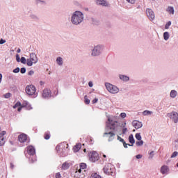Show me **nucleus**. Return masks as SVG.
Wrapping results in <instances>:
<instances>
[{
    "mask_svg": "<svg viewBox=\"0 0 178 178\" xmlns=\"http://www.w3.org/2000/svg\"><path fill=\"white\" fill-rule=\"evenodd\" d=\"M120 131H122V127L120 126L119 122L108 118L103 136L108 137V141H113L116 133H120Z\"/></svg>",
    "mask_w": 178,
    "mask_h": 178,
    "instance_id": "1",
    "label": "nucleus"
},
{
    "mask_svg": "<svg viewBox=\"0 0 178 178\" xmlns=\"http://www.w3.org/2000/svg\"><path fill=\"white\" fill-rule=\"evenodd\" d=\"M70 22L74 26H79L84 22V14L81 11H75L71 15Z\"/></svg>",
    "mask_w": 178,
    "mask_h": 178,
    "instance_id": "2",
    "label": "nucleus"
},
{
    "mask_svg": "<svg viewBox=\"0 0 178 178\" xmlns=\"http://www.w3.org/2000/svg\"><path fill=\"white\" fill-rule=\"evenodd\" d=\"M103 171L105 175L113 176L115 175V167H113V165L108 163L104 167Z\"/></svg>",
    "mask_w": 178,
    "mask_h": 178,
    "instance_id": "3",
    "label": "nucleus"
},
{
    "mask_svg": "<svg viewBox=\"0 0 178 178\" xmlns=\"http://www.w3.org/2000/svg\"><path fill=\"white\" fill-rule=\"evenodd\" d=\"M104 51V46L101 44H97L93 47L92 49L91 56H99L102 51Z\"/></svg>",
    "mask_w": 178,
    "mask_h": 178,
    "instance_id": "4",
    "label": "nucleus"
},
{
    "mask_svg": "<svg viewBox=\"0 0 178 178\" xmlns=\"http://www.w3.org/2000/svg\"><path fill=\"white\" fill-rule=\"evenodd\" d=\"M105 87L107 91H108V92H110L111 94H118V92H119L120 91V89L118 86L115 85H112L111 83H106Z\"/></svg>",
    "mask_w": 178,
    "mask_h": 178,
    "instance_id": "5",
    "label": "nucleus"
},
{
    "mask_svg": "<svg viewBox=\"0 0 178 178\" xmlns=\"http://www.w3.org/2000/svg\"><path fill=\"white\" fill-rule=\"evenodd\" d=\"M38 62V58L35 53H31L29 54V58L27 59V66H31L32 65H35Z\"/></svg>",
    "mask_w": 178,
    "mask_h": 178,
    "instance_id": "6",
    "label": "nucleus"
},
{
    "mask_svg": "<svg viewBox=\"0 0 178 178\" xmlns=\"http://www.w3.org/2000/svg\"><path fill=\"white\" fill-rule=\"evenodd\" d=\"M25 91L27 95H34L37 89H35V86H34V85H28L26 87Z\"/></svg>",
    "mask_w": 178,
    "mask_h": 178,
    "instance_id": "7",
    "label": "nucleus"
},
{
    "mask_svg": "<svg viewBox=\"0 0 178 178\" xmlns=\"http://www.w3.org/2000/svg\"><path fill=\"white\" fill-rule=\"evenodd\" d=\"M89 159L90 162H97L99 159V155L97 152H90L89 153Z\"/></svg>",
    "mask_w": 178,
    "mask_h": 178,
    "instance_id": "8",
    "label": "nucleus"
},
{
    "mask_svg": "<svg viewBox=\"0 0 178 178\" xmlns=\"http://www.w3.org/2000/svg\"><path fill=\"white\" fill-rule=\"evenodd\" d=\"M146 15L150 22H153V20H155V13H154V10H152V9L147 8Z\"/></svg>",
    "mask_w": 178,
    "mask_h": 178,
    "instance_id": "9",
    "label": "nucleus"
},
{
    "mask_svg": "<svg viewBox=\"0 0 178 178\" xmlns=\"http://www.w3.org/2000/svg\"><path fill=\"white\" fill-rule=\"evenodd\" d=\"M168 118L174 122V123L178 122V113L177 112L172 111V113H169L168 114Z\"/></svg>",
    "mask_w": 178,
    "mask_h": 178,
    "instance_id": "10",
    "label": "nucleus"
},
{
    "mask_svg": "<svg viewBox=\"0 0 178 178\" xmlns=\"http://www.w3.org/2000/svg\"><path fill=\"white\" fill-rule=\"evenodd\" d=\"M74 177L76 178L86 177V170H77L74 173Z\"/></svg>",
    "mask_w": 178,
    "mask_h": 178,
    "instance_id": "11",
    "label": "nucleus"
},
{
    "mask_svg": "<svg viewBox=\"0 0 178 178\" xmlns=\"http://www.w3.org/2000/svg\"><path fill=\"white\" fill-rule=\"evenodd\" d=\"M51 90L48 88H45L44 90H43L42 93V98H44V99L51 98Z\"/></svg>",
    "mask_w": 178,
    "mask_h": 178,
    "instance_id": "12",
    "label": "nucleus"
},
{
    "mask_svg": "<svg viewBox=\"0 0 178 178\" xmlns=\"http://www.w3.org/2000/svg\"><path fill=\"white\" fill-rule=\"evenodd\" d=\"M18 140H19V143H26V141H27V143H30V140H28V138H27V135H26L24 134L19 135L18 136Z\"/></svg>",
    "mask_w": 178,
    "mask_h": 178,
    "instance_id": "13",
    "label": "nucleus"
},
{
    "mask_svg": "<svg viewBox=\"0 0 178 178\" xmlns=\"http://www.w3.org/2000/svg\"><path fill=\"white\" fill-rule=\"evenodd\" d=\"M27 154L29 155H35V148L34 147L30 145L26 147Z\"/></svg>",
    "mask_w": 178,
    "mask_h": 178,
    "instance_id": "14",
    "label": "nucleus"
},
{
    "mask_svg": "<svg viewBox=\"0 0 178 178\" xmlns=\"http://www.w3.org/2000/svg\"><path fill=\"white\" fill-rule=\"evenodd\" d=\"M132 126H134L136 129H141V127H143V123L140 121L134 120L132 122Z\"/></svg>",
    "mask_w": 178,
    "mask_h": 178,
    "instance_id": "15",
    "label": "nucleus"
},
{
    "mask_svg": "<svg viewBox=\"0 0 178 178\" xmlns=\"http://www.w3.org/2000/svg\"><path fill=\"white\" fill-rule=\"evenodd\" d=\"M119 79L122 80V81H129L130 80V77L127 76V75L120 74Z\"/></svg>",
    "mask_w": 178,
    "mask_h": 178,
    "instance_id": "16",
    "label": "nucleus"
},
{
    "mask_svg": "<svg viewBox=\"0 0 178 178\" xmlns=\"http://www.w3.org/2000/svg\"><path fill=\"white\" fill-rule=\"evenodd\" d=\"M90 22L92 24H95V26H98V24H99V20L97 18L92 17L90 19Z\"/></svg>",
    "mask_w": 178,
    "mask_h": 178,
    "instance_id": "17",
    "label": "nucleus"
},
{
    "mask_svg": "<svg viewBox=\"0 0 178 178\" xmlns=\"http://www.w3.org/2000/svg\"><path fill=\"white\" fill-rule=\"evenodd\" d=\"M81 149V144L78 143L73 147L74 152H79L80 149Z\"/></svg>",
    "mask_w": 178,
    "mask_h": 178,
    "instance_id": "18",
    "label": "nucleus"
},
{
    "mask_svg": "<svg viewBox=\"0 0 178 178\" xmlns=\"http://www.w3.org/2000/svg\"><path fill=\"white\" fill-rule=\"evenodd\" d=\"M97 5H102V6H108V3L105 0H97Z\"/></svg>",
    "mask_w": 178,
    "mask_h": 178,
    "instance_id": "19",
    "label": "nucleus"
},
{
    "mask_svg": "<svg viewBox=\"0 0 178 178\" xmlns=\"http://www.w3.org/2000/svg\"><path fill=\"white\" fill-rule=\"evenodd\" d=\"M170 97L171 98H176V97H177V91L175 90H172L170 92Z\"/></svg>",
    "mask_w": 178,
    "mask_h": 178,
    "instance_id": "20",
    "label": "nucleus"
},
{
    "mask_svg": "<svg viewBox=\"0 0 178 178\" xmlns=\"http://www.w3.org/2000/svg\"><path fill=\"white\" fill-rule=\"evenodd\" d=\"M56 63L58 66H62L63 65V58L62 57H57Z\"/></svg>",
    "mask_w": 178,
    "mask_h": 178,
    "instance_id": "21",
    "label": "nucleus"
},
{
    "mask_svg": "<svg viewBox=\"0 0 178 178\" xmlns=\"http://www.w3.org/2000/svg\"><path fill=\"white\" fill-rule=\"evenodd\" d=\"M86 168H87V164L84 163H80L79 168H78L77 170H86Z\"/></svg>",
    "mask_w": 178,
    "mask_h": 178,
    "instance_id": "22",
    "label": "nucleus"
},
{
    "mask_svg": "<svg viewBox=\"0 0 178 178\" xmlns=\"http://www.w3.org/2000/svg\"><path fill=\"white\" fill-rule=\"evenodd\" d=\"M129 141L131 145H134V144L136 143V140H134V136H133V134L129 135Z\"/></svg>",
    "mask_w": 178,
    "mask_h": 178,
    "instance_id": "23",
    "label": "nucleus"
},
{
    "mask_svg": "<svg viewBox=\"0 0 178 178\" xmlns=\"http://www.w3.org/2000/svg\"><path fill=\"white\" fill-rule=\"evenodd\" d=\"M29 17L33 19V20H40V17H38V15H37L36 14L32 13L29 15Z\"/></svg>",
    "mask_w": 178,
    "mask_h": 178,
    "instance_id": "24",
    "label": "nucleus"
},
{
    "mask_svg": "<svg viewBox=\"0 0 178 178\" xmlns=\"http://www.w3.org/2000/svg\"><path fill=\"white\" fill-rule=\"evenodd\" d=\"M168 172V166L166 165H163L161 168V172L162 175H165Z\"/></svg>",
    "mask_w": 178,
    "mask_h": 178,
    "instance_id": "25",
    "label": "nucleus"
},
{
    "mask_svg": "<svg viewBox=\"0 0 178 178\" xmlns=\"http://www.w3.org/2000/svg\"><path fill=\"white\" fill-rule=\"evenodd\" d=\"M170 37V35L169 34V32H164L163 33V38L165 41H168Z\"/></svg>",
    "mask_w": 178,
    "mask_h": 178,
    "instance_id": "26",
    "label": "nucleus"
},
{
    "mask_svg": "<svg viewBox=\"0 0 178 178\" xmlns=\"http://www.w3.org/2000/svg\"><path fill=\"white\" fill-rule=\"evenodd\" d=\"M70 166V164H69L67 162H65L63 164L62 168L64 170H66L67 169H69Z\"/></svg>",
    "mask_w": 178,
    "mask_h": 178,
    "instance_id": "27",
    "label": "nucleus"
},
{
    "mask_svg": "<svg viewBox=\"0 0 178 178\" xmlns=\"http://www.w3.org/2000/svg\"><path fill=\"white\" fill-rule=\"evenodd\" d=\"M167 12H169L171 15H175V8H173V7L169 6L167 8Z\"/></svg>",
    "mask_w": 178,
    "mask_h": 178,
    "instance_id": "28",
    "label": "nucleus"
},
{
    "mask_svg": "<svg viewBox=\"0 0 178 178\" xmlns=\"http://www.w3.org/2000/svg\"><path fill=\"white\" fill-rule=\"evenodd\" d=\"M143 115L144 116H148V115H152V111H148V110L144 111L143 112Z\"/></svg>",
    "mask_w": 178,
    "mask_h": 178,
    "instance_id": "29",
    "label": "nucleus"
},
{
    "mask_svg": "<svg viewBox=\"0 0 178 178\" xmlns=\"http://www.w3.org/2000/svg\"><path fill=\"white\" fill-rule=\"evenodd\" d=\"M35 3H37V5H46L47 2H45V1H42V0H36Z\"/></svg>",
    "mask_w": 178,
    "mask_h": 178,
    "instance_id": "30",
    "label": "nucleus"
},
{
    "mask_svg": "<svg viewBox=\"0 0 178 178\" xmlns=\"http://www.w3.org/2000/svg\"><path fill=\"white\" fill-rule=\"evenodd\" d=\"M5 144V138L0 136V146L2 147V145H4Z\"/></svg>",
    "mask_w": 178,
    "mask_h": 178,
    "instance_id": "31",
    "label": "nucleus"
},
{
    "mask_svg": "<svg viewBox=\"0 0 178 178\" xmlns=\"http://www.w3.org/2000/svg\"><path fill=\"white\" fill-rule=\"evenodd\" d=\"M90 178H102V177H101V175L97 173H94V174H92Z\"/></svg>",
    "mask_w": 178,
    "mask_h": 178,
    "instance_id": "32",
    "label": "nucleus"
},
{
    "mask_svg": "<svg viewBox=\"0 0 178 178\" xmlns=\"http://www.w3.org/2000/svg\"><path fill=\"white\" fill-rule=\"evenodd\" d=\"M20 62L21 63H23V65H26V63L27 64V59H26L24 57H22Z\"/></svg>",
    "mask_w": 178,
    "mask_h": 178,
    "instance_id": "33",
    "label": "nucleus"
},
{
    "mask_svg": "<svg viewBox=\"0 0 178 178\" xmlns=\"http://www.w3.org/2000/svg\"><path fill=\"white\" fill-rule=\"evenodd\" d=\"M172 26V22L169 21L165 25V30L169 29V27Z\"/></svg>",
    "mask_w": 178,
    "mask_h": 178,
    "instance_id": "34",
    "label": "nucleus"
},
{
    "mask_svg": "<svg viewBox=\"0 0 178 178\" xmlns=\"http://www.w3.org/2000/svg\"><path fill=\"white\" fill-rule=\"evenodd\" d=\"M135 137L136 140H138V141H141L142 138L140 134H136Z\"/></svg>",
    "mask_w": 178,
    "mask_h": 178,
    "instance_id": "35",
    "label": "nucleus"
},
{
    "mask_svg": "<svg viewBox=\"0 0 178 178\" xmlns=\"http://www.w3.org/2000/svg\"><path fill=\"white\" fill-rule=\"evenodd\" d=\"M136 145L138 147H141V145H144V141H143V140L138 141V142H136Z\"/></svg>",
    "mask_w": 178,
    "mask_h": 178,
    "instance_id": "36",
    "label": "nucleus"
},
{
    "mask_svg": "<svg viewBox=\"0 0 178 178\" xmlns=\"http://www.w3.org/2000/svg\"><path fill=\"white\" fill-rule=\"evenodd\" d=\"M117 140H118V141H120V143H122V144L125 142L124 139L122 138V137L118 136Z\"/></svg>",
    "mask_w": 178,
    "mask_h": 178,
    "instance_id": "37",
    "label": "nucleus"
},
{
    "mask_svg": "<svg viewBox=\"0 0 178 178\" xmlns=\"http://www.w3.org/2000/svg\"><path fill=\"white\" fill-rule=\"evenodd\" d=\"M84 99H85V104H86V105H88L90 104V99L87 98V95L84 97Z\"/></svg>",
    "mask_w": 178,
    "mask_h": 178,
    "instance_id": "38",
    "label": "nucleus"
},
{
    "mask_svg": "<svg viewBox=\"0 0 178 178\" xmlns=\"http://www.w3.org/2000/svg\"><path fill=\"white\" fill-rule=\"evenodd\" d=\"M22 105V103H20L19 102H17L14 106L13 108L14 109H16V108H17V106H20Z\"/></svg>",
    "mask_w": 178,
    "mask_h": 178,
    "instance_id": "39",
    "label": "nucleus"
},
{
    "mask_svg": "<svg viewBox=\"0 0 178 178\" xmlns=\"http://www.w3.org/2000/svg\"><path fill=\"white\" fill-rule=\"evenodd\" d=\"M128 3H131V5H134L136 3V0H126Z\"/></svg>",
    "mask_w": 178,
    "mask_h": 178,
    "instance_id": "40",
    "label": "nucleus"
},
{
    "mask_svg": "<svg viewBox=\"0 0 178 178\" xmlns=\"http://www.w3.org/2000/svg\"><path fill=\"white\" fill-rule=\"evenodd\" d=\"M178 155V152H174L172 155H171V158H176V156Z\"/></svg>",
    "mask_w": 178,
    "mask_h": 178,
    "instance_id": "41",
    "label": "nucleus"
},
{
    "mask_svg": "<svg viewBox=\"0 0 178 178\" xmlns=\"http://www.w3.org/2000/svg\"><path fill=\"white\" fill-rule=\"evenodd\" d=\"M122 144L124 145V148H127V145H129V147H133V145L127 144L126 143V141Z\"/></svg>",
    "mask_w": 178,
    "mask_h": 178,
    "instance_id": "42",
    "label": "nucleus"
},
{
    "mask_svg": "<svg viewBox=\"0 0 178 178\" xmlns=\"http://www.w3.org/2000/svg\"><path fill=\"white\" fill-rule=\"evenodd\" d=\"M13 73H19V72H20V68L19 67H17L15 69H14L13 70Z\"/></svg>",
    "mask_w": 178,
    "mask_h": 178,
    "instance_id": "43",
    "label": "nucleus"
},
{
    "mask_svg": "<svg viewBox=\"0 0 178 178\" xmlns=\"http://www.w3.org/2000/svg\"><path fill=\"white\" fill-rule=\"evenodd\" d=\"M20 72L22 74H24V73H26V67H22L20 69Z\"/></svg>",
    "mask_w": 178,
    "mask_h": 178,
    "instance_id": "44",
    "label": "nucleus"
},
{
    "mask_svg": "<svg viewBox=\"0 0 178 178\" xmlns=\"http://www.w3.org/2000/svg\"><path fill=\"white\" fill-rule=\"evenodd\" d=\"M152 158H154V151H152V152L149 153V159H152Z\"/></svg>",
    "mask_w": 178,
    "mask_h": 178,
    "instance_id": "45",
    "label": "nucleus"
},
{
    "mask_svg": "<svg viewBox=\"0 0 178 178\" xmlns=\"http://www.w3.org/2000/svg\"><path fill=\"white\" fill-rule=\"evenodd\" d=\"M120 116L121 118H122V119H124V118H126V116H127V114H126V113H121Z\"/></svg>",
    "mask_w": 178,
    "mask_h": 178,
    "instance_id": "46",
    "label": "nucleus"
},
{
    "mask_svg": "<svg viewBox=\"0 0 178 178\" xmlns=\"http://www.w3.org/2000/svg\"><path fill=\"white\" fill-rule=\"evenodd\" d=\"M49 138H51V136H49V134H46L44 135V139L45 140H49Z\"/></svg>",
    "mask_w": 178,
    "mask_h": 178,
    "instance_id": "47",
    "label": "nucleus"
},
{
    "mask_svg": "<svg viewBox=\"0 0 178 178\" xmlns=\"http://www.w3.org/2000/svg\"><path fill=\"white\" fill-rule=\"evenodd\" d=\"M127 131V128H126V127H124V126H123L122 134H126Z\"/></svg>",
    "mask_w": 178,
    "mask_h": 178,
    "instance_id": "48",
    "label": "nucleus"
},
{
    "mask_svg": "<svg viewBox=\"0 0 178 178\" xmlns=\"http://www.w3.org/2000/svg\"><path fill=\"white\" fill-rule=\"evenodd\" d=\"M16 60L17 62H20L21 59H20V56H19V54H16Z\"/></svg>",
    "mask_w": 178,
    "mask_h": 178,
    "instance_id": "49",
    "label": "nucleus"
},
{
    "mask_svg": "<svg viewBox=\"0 0 178 178\" xmlns=\"http://www.w3.org/2000/svg\"><path fill=\"white\" fill-rule=\"evenodd\" d=\"M10 93H6L5 95H4V97H6V99H8V98H10Z\"/></svg>",
    "mask_w": 178,
    "mask_h": 178,
    "instance_id": "50",
    "label": "nucleus"
},
{
    "mask_svg": "<svg viewBox=\"0 0 178 178\" xmlns=\"http://www.w3.org/2000/svg\"><path fill=\"white\" fill-rule=\"evenodd\" d=\"M5 42H6V40H3V39H1L0 40V44L2 45L3 44H5Z\"/></svg>",
    "mask_w": 178,
    "mask_h": 178,
    "instance_id": "51",
    "label": "nucleus"
},
{
    "mask_svg": "<svg viewBox=\"0 0 178 178\" xmlns=\"http://www.w3.org/2000/svg\"><path fill=\"white\" fill-rule=\"evenodd\" d=\"M136 159H141L143 158V155L141 154H138L136 156Z\"/></svg>",
    "mask_w": 178,
    "mask_h": 178,
    "instance_id": "52",
    "label": "nucleus"
},
{
    "mask_svg": "<svg viewBox=\"0 0 178 178\" xmlns=\"http://www.w3.org/2000/svg\"><path fill=\"white\" fill-rule=\"evenodd\" d=\"M6 134V132L5 131H3L1 133H0V137H3Z\"/></svg>",
    "mask_w": 178,
    "mask_h": 178,
    "instance_id": "53",
    "label": "nucleus"
},
{
    "mask_svg": "<svg viewBox=\"0 0 178 178\" xmlns=\"http://www.w3.org/2000/svg\"><path fill=\"white\" fill-rule=\"evenodd\" d=\"M6 134V132L5 131H3L1 133H0V137H3Z\"/></svg>",
    "mask_w": 178,
    "mask_h": 178,
    "instance_id": "54",
    "label": "nucleus"
},
{
    "mask_svg": "<svg viewBox=\"0 0 178 178\" xmlns=\"http://www.w3.org/2000/svg\"><path fill=\"white\" fill-rule=\"evenodd\" d=\"M28 74H29V76H33V74H34V71H33V70L29 71Z\"/></svg>",
    "mask_w": 178,
    "mask_h": 178,
    "instance_id": "55",
    "label": "nucleus"
},
{
    "mask_svg": "<svg viewBox=\"0 0 178 178\" xmlns=\"http://www.w3.org/2000/svg\"><path fill=\"white\" fill-rule=\"evenodd\" d=\"M97 102H98V98H95L92 101V104H97Z\"/></svg>",
    "mask_w": 178,
    "mask_h": 178,
    "instance_id": "56",
    "label": "nucleus"
},
{
    "mask_svg": "<svg viewBox=\"0 0 178 178\" xmlns=\"http://www.w3.org/2000/svg\"><path fill=\"white\" fill-rule=\"evenodd\" d=\"M10 169H15V165L13 164V163H10Z\"/></svg>",
    "mask_w": 178,
    "mask_h": 178,
    "instance_id": "57",
    "label": "nucleus"
},
{
    "mask_svg": "<svg viewBox=\"0 0 178 178\" xmlns=\"http://www.w3.org/2000/svg\"><path fill=\"white\" fill-rule=\"evenodd\" d=\"M88 86H89V87H93L94 86V83H92V81H89V83H88Z\"/></svg>",
    "mask_w": 178,
    "mask_h": 178,
    "instance_id": "58",
    "label": "nucleus"
},
{
    "mask_svg": "<svg viewBox=\"0 0 178 178\" xmlns=\"http://www.w3.org/2000/svg\"><path fill=\"white\" fill-rule=\"evenodd\" d=\"M60 177H61L60 173L57 172V173L56 174V178H60Z\"/></svg>",
    "mask_w": 178,
    "mask_h": 178,
    "instance_id": "59",
    "label": "nucleus"
},
{
    "mask_svg": "<svg viewBox=\"0 0 178 178\" xmlns=\"http://www.w3.org/2000/svg\"><path fill=\"white\" fill-rule=\"evenodd\" d=\"M17 54H20V52H22V50L19 48V49L17 50Z\"/></svg>",
    "mask_w": 178,
    "mask_h": 178,
    "instance_id": "60",
    "label": "nucleus"
},
{
    "mask_svg": "<svg viewBox=\"0 0 178 178\" xmlns=\"http://www.w3.org/2000/svg\"><path fill=\"white\" fill-rule=\"evenodd\" d=\"M2 81V74H0V83Z\"/></svg>",
    "mask_w": 178,
    "mask_h": 178,
    "instance_id": "61",
    "label": "nucleus"
},
{
    "mask_svg": "<svg viewBox=\"0 0 178 178\" xmlns=\"http://www.w3.org/2000/svg\"><path fill=\"white\" fill-rule=\"evenodd\" d=\"M22 111V107L18 108V112H20Z\"/></svg>",
    "mask_w": 178,
    "mask_h": 178,
    "instance_id": "62",
    "label": "nucleus"
},
{
    "mask_svg": "<svg viewBox=\"0 0 178 178\" xmlns=\"http://www.w3.org/2000/svg\"><path fill=\"white\" fill-rule=\"evenodd\" d=\"M31 163H34V161L33 160H31Z\"/></svg>",
    "mask_w": 178,
    "mask_h": 178,
    "instance_id": "63",
    "label": "nucleus"
},
{
    "mask_svg": "<svg viewBox=\"0 0 178 178\" xmlns=\"http://www.w3.org/2000/svg\"><path fill=\"white\" fill-rule=\"evenodd\" d=\"M104 158H106V155L104 154L103 155Z\"/></svg>",
    "mask_w": 178,
    "mask_h": 178,
    "instance_id": "64",
    "label": "nucleus"
}]
</instances>
